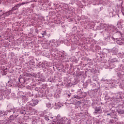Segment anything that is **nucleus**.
Listing matches in <instances>:
<instances>
[{
    "mask_svg": "<svg viewBox=\"0 0 124 124\" xmlns=\"http://www.w3.org/2000/svg\"><path fill=\"white\" fill-rule=\"evenodd\" d=\"M26 3H29V2H22V3L17 4L16 6H15L14 7H13L12 11H14V10H17L19 7L21 6V5H24V4H26Z\"/></svg>",
    "mask_w": 124,
    "mask_h": 124,
    "instance_id": "f257e3e1",
    "label": "nucleus"
},
{
    "mask_svg": "<svg viewBox=\"0 0 124 124\" xmlns=\"http://www.w3.org/2000/svg\"><path fill=\"white\" fill-rule=\"evenodd\" d=\"M52 124H65V122H64V121L63 120H61L59 121L57 123V120H55L53 121Z\"/></svg>",
    "mask_w": 124,
    "mask_h": 124,
    "instance_id": "f03ea898",
    "label": "nucleus"
},
{
    "mask_svg": "<svg viewBox=\"0 0 124 124\" xmlns=\"http://www.w3.org/2000/svg\"><path fill=\"white\" fill-rule=\"evenodd\" d=\"M53 117H52V116H51V115L48 114V115H46L45 116V120L46 121H51V119H52Z\"/></svg>",
    "mask_w": 124,
    "mask_h": 124,
    "instance_id": "7ed1b4c3",
    "label": "nucleus"
},
{
    "mask_svg": "<svg viewBox=\"0 0 124 124\" xmlns=\"http://www.w3.org/2000/svg\"><path fill=\"white\" fill-rule=\"evenodd\" d=\"M95 111L94 113H95V114H97V112H101V107H96L95 108Z\"/></svg>",
    "mask_w": 124,
    "mask_h": 124,
    "instance_id": "20e7f679",
    "label": "nucleus"
},
{
    "mask_svg": "<svg viewBox=\"0 0 124 124\" xmlns=\"http://www.w3.org/2000/svg\"><path fill=\"white\" fill-rule=\"evenodd\" d=\"M11 13H12L11 11H10L8 12H6V13H4L2 15H0V17H1V16H9V15H10V14H11Z\"/></svg>",
    "mask_w": 124,
    "mask_h": 124,
    "instance_id": "39448f33",
    "label": "nucleus"
},
{
    "mask_svg": "<svg viewBox=\"0 0 124 124\" xmlns=\"http://www.w3.org/2000/svg\"><path fill=\"white\" fill-rule=\"evenodd\" d=\"M25 76H27L28 77H33V76H34V73H27L25 74Z\"/></svg>",
    "mask_w": 124,
    "mask_h": 124,
    "instance_id": "423d86ee",
    "label": "nucleus"
},
{
    "mask_svg": "<svg viewBox=\"0 0 124 124\" xmlns=\"http://www.w3.org/2000/svg\"><path fill=\"white\" fill-rule=\"evenodd\" d=\"M37 104H38V100H34L33 101V105H32V106H35V105H37Z\"/></svg>",
    "mask_w": 124,
    "mask_h": 124,
    "instance_id": "0eeeda50",
    "label": "nucleus"
},
{
    "mask_svg": "<svg viewBox=\"0 0 124 124\" xmlns=\"http://www.w3.org/2000/svg\"><path fill=\"white\" fill-rule=\"evenodd\" d=\"M14 116H13V115H11L9 118V120H10V121H11V122H13V121H14Z\"/></svg>",
    "mask_w": 124,
    "mask_h": 124,
    "instance_id": "6e6552de",
    "label": "nucleus"
},
{
    "mask_svg": "<svg viewBox=\"0 0 124 124\" xmlns=\"http://www.w3.org/2000/svg\"><path fill=\"white\" fill-rule=\"evenodd\" d=\"M46 106L47 108H50V107H51V104H47Z\"/></svg>",
    "mask_w": 124,
    "mask_h": 124,
    "instance_id": "1a4fd4ad",
    "label": "nucleus"
},
{
    "mask_svg": "<svg viewBox=\"0 0 124 124\" xmlns=\"http://www.w3.org/2000/svg\"><path fill=\"white\" fill-rule=\"evenodd\" d=\"M46 34H47V32H46V31H44V33H42V35H43V36L46 35Z\"/></svg>",
    "mask_w": 124,
    "mask_h": 124,
    "instance_id": "9d476101",
    "label": "nucleus"
},
{
    "mask_svg": "<svg viewBox=\"0 0 124 124\" xmlns=\"http://www.w3.org/2000/svg\"><path fill=\"white\" fill-rule=\"evenodd\" d=\"M122 14H123V15H124V12H122Z\"/></svg>",
    "mask_w": 124,
    "mask_h": 124,
    "instance_id": "9b49d317",
    "label": "nucleus"
},
{
    "mask_svg": "<svg viewBox=\"0 0 124 124\" xmlns=\"http://www.w3.org/2000/svg\"><path fill=\"white\" fill-rule=\"evenodd\" d=\"M107 115H110V114H109V113H108Z\"/></svg>",
    "mask_w": 124,
    "mask_h": 124,
    "instance_id": "f8f14e48",
    "label": "nucleus"
}]
</instances>
